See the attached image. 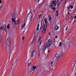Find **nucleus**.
I'll return each instance as SVG.
<instances>
[{
  "label": "nucleus",
  "mask_w": 76,
  "mask_h": 76,
  "mask_svg": "<svg viewBox=\"0 0 76 76\" xmlns=\"http://www.w3.org/2000/svg\"><path fill=\"white\" fill-rule=\"evenodd\" d=\"M72 18V16H70V15H69V17L68 18V19H70Z\"/></svg>",
  "instance_id": "nucleus-26"
},
{
  "label": "nucleus",
  "mask_w": 76,
  "mask_h": 76,
  "mask_svg": "<svg viewBox=\"0 0 76 76\" xmlns=\"http://www.w3.org/2000/svg\"><path fill=\"white\" fill-rule=\"evenodd\" d=\"M48 52H49V53H50V50H48Z\"/></svg>",
  "instance_id": "nucleus-53"
},
{
  "label": "nucleus",
  "mask_w": 76,
  "mask_h": 76,
  "mask_svg": "<svg viewBox=\"0 0 76 76\" xmlns=\"http://www.w3.org/2000/svg\"><path fill=\"white\" fill-rule=\"evenodd\" d=\"M43 13V11H42V12H41V13Z\"/></svg>",
  "instance_id": "nucleus-51"
},
{
  "label": "nucleus",
  "mask_w": 76,
  "mask_h": 76,
  "mask_svg": "<svg viewBox=\"0 0 76 76\" xmlns=\"http://www.w3.org/2000/svg\"><path fill=\"white\" fill-rule=\"evenodd\" d=\"M61 48L62 49H64V48H65V46L64 45H63L61 47Z\"/></svg>",
  "instance_id": "nucleus-22"
},
{
  "label": "nucleus",
  "mask_w": 76,
  "mask_h": 76,
  "mask_svg": "<svg viewBox=\"0 0 76 76\" xmlns=\"http://www.w3.org/2000/svg\"><path fill=\"white\" fill-rule=\"evenodd\" d=\"M39 24H38L37 27V31H38L39 30Z\"/></svg>",
  "instance_id": "nucleus-20"
},
{
  "label": "nucleus",
  "mask_w": 76,
  "mask_h": 76,
  "mask_svg": "<svg viewBox=\"0 0 76 76\" xmlns=\"http://www.w3.org/2000/svg\"><path fill=\"white\" fill-rule=\"evenodd\" d=\"M35 11H34L33 12V13H34V14H35Z\"/></svg>",
  "instance_id": "nucleus-44"
},
{
  "label": "nucleus",
  "mask_w": 76,
  "mask_h": 76,
  "mask_svg": "<svg viewBox=\"0 0 76 76\" xmlns=\"http://www.w3.org/2000/svg\"><path fill=\"white\" fill-rule=\"evenodd\" d=\"M11 54H12V51L11 52Z\"/></svg>",
  "instance_id": "nucleus-56"
},
{
  "label": "nucleus",
  "mask_w": 76,
  "mask_h": 76,
  "mask_svg": "<svg viewBox=\"0 0 76 76\" xmlns=\"http://www.w3.org/2000/svg\"><path fill=\"white\" fill-rule=\"evenodd\" d=\"M56 16H58V11H56Z\"/></svg>",
  "instance_id": "nucleus-24"
},
{
  "label": "nucleus",
  "mask_w": 76,
  "mask_h": 76,
  "mask_svg": "<svg viewBox=\"0 0 76 76\" xmlns=\"http://www.w3.org/2000/svg\"><path fill=\"white\" fill-rule=\"evenodd\" d=\"M10 26V24H8L7 26V29H10V27H9Z\"/></svg>",
  "instance_id": "nucleus-21"
},
{
  "label": "nucleus",
  "mask_w": 76,
  "mask_h": 76,
  "mask_svg": "<svg viewBox=\"0 0 76 76\" xmlns=\"http://www.w3.org/2000/svg\"><path fill=\"white\" fill-rule=\"evenodd\" d=\"M70 5L69 6V7L68 8V10H69V9H70Z\"/></svg>",
  "instance_id": "nucleus-36"
},
{
  "label": "nucleus",
  "mask_w": 76,
  "mask_h": 76,
  "mask_svg": "<svg viewBox=\"0 0 76 76\" xmlns=\"http://www.w3.org/2000/svg\"><path fill=\"white\" fill-rule=\"evenodd\" d=\"M2 9H3V7H2V6L0 7V11H1V10H2Z\"/></svg>",
  "instance_id": "nucleus-32"
},
{
  "label": "nucleus",
  "mask_w": 76,
  "mask_h": 76,
  "mask_svg": "<svg viewBox=\"0 0 76 76\" xmlns=\"http://www.w3.org/2000/svg\"><path fill=\"white\" fill-rule=\"evenodd\" d=\"M53 62H51V66H53Z\"/></svg>",
  "instance_id": "nucleus-37"
},
{
  "label": "nucleus",
  "mask_w": 76,
  "mask_h": 76,
  "mask_svg": "<svg viewBox=\"0 0 76 76\" xmlns=\"http://www.w3.org/2000/svg\"><path fill=\"white\" fill-rule=\"evenodd\" d=\"M56 38H58V37L57 36H56L55 37V39H54V41H56Z\"/></svg>",
  "instance_id": "nucleus-35"
},
{
  "label": "nucleus",
  "mask_w": 76,
  "mask_h": 76,
  "mask_svg": "<svg viewBox=\"0 0 76 76\" xmlns=\"http://www.w3.org/2000/svg\"><path fill=\"white\" fill-rule=\"evenodd\" d=\"M37 68V66H33V68H31V72H32V71H35V69Z\"/></svg>",
  "instance_id": "nucleus-8"
},
{
  "label": "nucleus",
  "mask_w": 76,
  "mask_h": 76,
  "mask_svg": "<svg viewBox=\"0 0 76 76\" xmlns=\"http://www.w3.org/2000/svg\"><path fill=\"white\" fill-rule=\"evenodd\" d=\"M68 15H70V13L69 12H68Z\"/></svg>",
  "instance_id": "nucleus-42"
},
{
  "label": "nucleus",
  "mask_w": 76,
  "mask_h": 76,
  "mask_svg": "<svg viewBox=\"0 0 76 76\" xmlns=\"http://www.w3.org/2000/svg\"><path fill=\"white\" fill-rule=\"evenodd\" d=\"M30 14L31 15V17H32V12H30V13H29L28 14V15H27V18H28V16H29V15H30Z\"/></svg>",
  "instance_id": "nucleus-16"
},
{
  "label": "nucleus",
  "mask_w": 76,
  "mask_h": 76,
  "mask_svg": "<svg viewBox=\"0 0 76 76\" xmlns=\"http://www.w3.org/2000/svg\"><path fill=\"white\" fill-rule=\"evenodd\" d=\"M37 30H36L35 31V32H37Z\"/></svg>",
  "instance_id": "nucleus-50"
},
{
  "label": "nucleus",
  "mask_w": 76,
  "mask_h": 76,
  "mask_svg": "<svg viewBox=\"0 0 76 76\" xmlns=\"http://www.w3.org/2000/svg\"><path fill=\"white\" fill-rule=\"evenodd\" d=\"M39 0H39V1H38V2H39Z\"/></svg>",
  "instance_id": "nucleus-55"
},
{
  "label": "nucleus",
  "mask_w": 76,
  "mask_h": 76,
  "mask_svg": "<svg viewBox=\"0 0 76 76\" xmlns=\"http://www.w3.org/2000/svg\"><path fill=\"white\" fill-rule=\"evenodd\" d=\"M38 56L39 57H40V52H38Z\"/></svg>",
  "instance_id": "nucleus-28"
},
{
  "label": "nucleus",
  "mask_w": 76,
  "mask_h": 76,
  "mask_svg": "<svg viewBox=\"0 0 76 76\" xmlns=\"http://www.w3.org/2000/svg\"><path fill=\"white\" fill-rule=\"evenodd\" d=\"M76 22V20H75L74 22H73V23H74V22Z\"/></svg>",
  "instance_id": "nucleus-48"
},
{
  "label": "nucleus",
  "mask_w": 76,
  "mask_h": 76,
  "mask_svg": "<svg viewBox=\"0 0 76 76\" xmlns=\"http://www.w3.org/2000/svg\"><path fill=\"white\" fill-rule=\"evenodd\" d=\"M49 35H51V33H49Z\"/></svg>",
  "instance_id": "nucleus-46"
},
{
  "label": "nucleus",
  "mask_w": 76,
  "mask_h": 76,
  "mask_svg": "<svg viewBox=\"0 0 76 76\" xmlns=\"http://www.w3.org/2000/svg\"><path fill=\"white\" fill-rule=\"evenodd\" d=\"M0 29L1 30H3V29H4V28H3V26H1V27H0Z\"/></svg>",
  "instance_id": "nucleus-29"
},
{
  "label": "nucleus",
  "mask_w": 76,
  "mask_h": 76,
  "mask_svg": "<svg viewBox=\"0 0 76 76\" xmlns=\"http://www.w3.org/2000/svg\"><path fill=\"white\" fill-rule=\"evenodd\" d=\"M54 45L55 47H56L57 48V47H58V43L57 42H55L54 41Z\"/></svg>",
  "instance_id": "nucleus-7"
},
{
  "label": "nucleus",
  "mask_w": 76,
  "mask_h": 76,
  "mask_svg": "<svg viewBox=\"0 0 76 76\" xmlns=\"http://www.w3.org/2000/svg\"><path fill=\"white\" fill-rule=\"evenodd\" d=\"M22 39L23 40H24V39H25V37H22Z\"/></svg>",
  "instance_id": "nucleus-41"
},
{
  "label": "nucleus",
  "mask_w": 76,
  "mask_h": 76,
  "mask_svg": "<svg viewBox=\"0 0 76 76\" xmlns=\"http://www.w3.org/2000/svg\"><path fill=\"white\" fill-rule=\"evenodd\" d=\"M41 37H40L39 38V41H41Z\"/></svg>",
  "instance_id": "nucleus-39"
},
{
  "label": "nucleus",
  "mask_w": 76,
  "mask_h": 76,
  "mask_svg": "<svg viewBox=\"0 0 76 76\" xmlns=\"http://www.w3.org/2000/svg\"><path fill=\"white\" fill-rule=\"evenodd\" d=\"M2 3L1 1L0 0V3L1 4Z\"/></svg>",
  "instance_id": "nucleus-45"
},
{
  "label": "nucleus",
  "mask_w": 76,
  "mask_h": 76,
  "mask_svg": "<svg viewBox=\"0 0 76 76\" xmlns=\"http://www.w3.org/2000/svg\"><path fill=\"white\" fill-rule=\"evenodd\" d=\"M50 24H51V21H50Z\"/></svg>",
  "instance_id": "nucleus-52"
},
{
  "label": "nucleus",
  "mask_w": 76,
  "mask_h": 76,
  "mask_svg": "<svg viewBox=\"0 0 76 76\" xmlns=\"http://www.w3.org/2000/svg\"><path fill=\"white\" fill-rule=\"evenodd\" d=\"M24 26H25V23H24L23 24V25L22 26L21 28L23 29V27H24Z\"/></svg>",
  "instance_id": "nucleus-18"
},
{
  "label": "nucleus",
  "mask_w": 76,
  "mask_h": 76,
  "mask_svg": "<svg viewBox=\"0 0 76 76\" xmlns=\"http://www.w3.org/2000/svg\"><path fill=\"white\" fill-rule=\"evenodd\" d=\"M19 20L15 21V22H14V24H15V25H18V24H19Z\"/></svg>",
  "instance_id": "nucleus-9"
},
{
  "label": "nucleus",
  "mask_w": 76,
  "mask_h": 76,
  "mask_svg": "<svg viewBox=\"0 0 76 76\" xmlns=\"http://www.w3.org/2000/svg\"><path fill=\"white\" fill-rule=\"evenodd\" d=\"M16 13L15 12H13L12 13V16H13V18L12 19V20L13 22H15V19L16 18Z\"/></svg>",
  "instance_id": "nucleus-4"
},
{
  "label": "nucleus",
  "mask_w": 76,
  "mask_h": 76,
  "mask_svg": "<svg viewBox=\"0 0 76 76\" xmlns=\"http://www.w3.org/2000/svg\"><path fill=\"white\" fill-rule=\"evenodd\" d=\"M66 31H69V29H68V27H66V28L65 29Z\"/></svg>",
  "instance_id": "nucleus-25"
},
{
  "label": "nucleus",
  "mask_w": 76,
  "mask_h": 76,
  "mask_svg": "<svg viewBox=\"0 0 76 76\" xmlns=\"http://www.w3.org/2000/svg\"><path fill=\"white\" fill-rule=\"evenodd\" d=\"M42 22H43V23H44V21L43 20L41 21V27L39 31H40V32H42L43 34H45V30L47 29V24H45L42 27Z\"/></svg>",
  "instance_id": "nucleus-1"
},
{
  "label": "nucleus",
  "mask_w": 76,
  "mask_h": 76,
  "mask_svg": "<svg viewBox=\"0 0 76 76\" xmlns=\"http://www.w3.org/2000/svg\"><path fill=\"white\" fill-rule=\"evenodd\" d=\"M6 45V48H7V51L8 53L10 52V39L9 38L5 42Z\"/></svg>",
  "instance_id": "nucleus-3"
},
{
  "label": "nucleus",
  "mask_w": 76,
  "mask_h": 76,
  "mask_svg": "<svg viewBox=\"0 0 76 76\" xmlns=\"http://www.w3.org/2000/svg\"><path fill=\"white\" fill-rule=\"evenodd\" d=\"M47 18H45L44 19V21L45 22V24H47Z\"/></svg>",
  "instance_id": "nucleus-19"
},
{
  "label": "nucleus",
  "mask_w": 76,
  "mask_h": 76,
  "mask_svg": "<svg viewBox=\"0 0 76 76\" xmlns=\"http://www.w3.org/2000/svg\"><path fill=\"white\" fill-rule=\"evenodd\" d=\"M36 41H37V39H36V37H34L32 42H36Z\"/></svg>",
  "instance_id": "nucleus-13"
},
{
  "label": "nucleus",
  "mask_w": 76,
  "mask_h": 76,
  "mask_svg": "<svg viewBox=\"0 0 76 76\" xmlns=\"http://www.w3.org/2000/svg\"><path fill=\"white\" fill-rule=\"evenodd\" d=\"M31 64H31V63H30L29 64L28 63V64L26 66H31Z\"/></svg>",
  "instance_id": "nucleus-27"
},
{
  "label": "nucleus",
  "mask_w": 76,
  "mask_h": 76,
  "mask_svg": "<svg viewBox=\"0 0 76 76\" xmlns=\"http://www.w3.org/2000/svg\"><path fill=\"white\" fill-rule=\"evenodd\" d=\"M18 59L16 58H15L13 61V63H14V64H15V63H16V62L17 61H18Z\"/></svg>",
  "instance_id": "nucleus-10"
},
{
  "label": "nucleus",
  "mask_w": 76,
  "mask_h": 76,
  "mask_svg": "<svg viewBox=\"0 0 76 76\" xmlns=\"http://www.w3.org/2000/svg\"><path fill=\"white\" fill-rule=\"evenodd\" d=\"M52 9L53 10L55 11V10H56V7H53V8H52Z\"/></svg>",
  "instance_id": "nucleus-23"
},
{
  "label": "nucleus",
  "mask_w": 76,
  "mask_h": 76,
  "mask_svg": "<svg viewBox=\"0 0 76 76\" xmlns=\"http://www.w3.org/2000/svg\"><path fill=\"white\" fill-rule=\"evenodd\" d=\"M10 42H11V41H10Z\"/></svg>",
  "instance_id": "nucleus-58"
},
{
  "label": "nucleus",
  "mask_w": 76,
  "mask_h": 76,
  "mask_svg": "<svg viewBox=\"0 0 76 76\" xmlns=\"http://www.w3.org/2000/svg\"><path fill=\"white\" fill-rule=\"evenodd\" d=\"M54 1H56V0H54Z\"/></svg>",
  "instance_id": "nucleus-57"
},
{
  "label": "nucleus",
  "mask_w": 76,
  "mask_h": 76,
  "mask_svg": "<svg viewBox=\"0 0 76 76\" xmlns=\"http://www.w3.org/2000/svg\"><path fill=\"white\" fill-rule=\"evenodd\" d=\"M54 65H55V67H57V65H58V64L57 63V61H56L54 62Z\"/></svg>",
  "instance_id": "nucleus-12"
},
{
  "label": "nucleus",
  "mask_w": 76,
  "mask_h": 76,
  "mask_svg": "<svg viewBox=\"0 0 76 76\" xmlns=\"http://www.w3.org/2000/svg\"><path fill=\"white\" fill-rule=\"evenodd\" d=\"M58 28H59V27L58 26H56L55 27V30H57Z\"/></svg>",
  "instance_id": "nucleus-15"
},
{
  "label": "nucleus",
  "mask_w": 76,
  "mask_h": 76,
  "mask_svg": "<svg viewBox=\"0 0 76 76\" xmlns=\"http://www.w3.org/2000/svg\"><path fill=\"white\" fill-rule=\"evenodd\" d=\"M53 4L55 5H56V1H54L53 2Z\"/></svg>",
  "instance_id": "nucleus-30"
},
{
  "label": "nucleus",
  "mask_w": 76,
  "mask_h": 76,
  "mask_svg": "<svg viewBox=\"0 0 76 76\" xmlns=\"http://www.w3.org/2000/svg\"><path fill=\"white\" fill-rule=\"evenodd\" d=\"M63 54H64L63 51H61L60 52V54H56L55 55V56L58 59H59L62 56V55Z\"/></svg>",
  "instance_id": "nucleus-5"
},
{
  "label": "nucleus",
  "mask_w": 76,
  "mask_h": 76,
  "mask_svg": "<svg viewBox=\"0 0 76 76\" xmlns=\"http://www.w3.org/2000/svg\"><path fill=\"white\" fill-rule=\"evenodd\" d=\"M13 76V74H11V76Z\"/></svg>",
  "instance_id": "nucleus-49"
},
{
  "label": "nucleus",
  "mask_w": 76,
  "mask_h": 76,
  "mask_svg": "<svg viewBox=\"0 0 76 76\" xmlns=\"http://www.w3.org/2000/svg\"><path fill=\"white\" fill-rule=\"evenodd\" d=\"M3 28L4 31H5L7 32H8L9 31V30L6 28V25H4Z\"/></svg>",
  "instance_id": "nucleus-6"
},
{
  "label": "nucleus",
  "mask_w": 76,
  "mask_h": 76,
  "mask_svg": "<svg viewBox=\"0 0 76 76\" xmlns=\"http://www.w3.org/2000/svg\"><path fill=\"white\" fill-rule=\"evenodd\" d=\"M31 20H32V18H31Z\"/></svg>",
  "instance_id": "nucleus-61"
},
{
  "label": "nucleus",
  "mask_w": 76,
  "mask_h": 76,
  "mask_svg": "<svg viewBox=\"0 0 76 76\" xmlns=\"http://www.w3.org/2000/svg\"><path fill=\"white\" fill-rule=\"evenodd\" d=\"M13 34H15V33L14 32H13Z\"/></svg>",
  "instance_id": "nucleus-59"
},
{
  "label": "nucleus",
  "mask_w": 76,
  "mask_h": 76,
  "mask_svg": "<svg viewBox=\"0 0 76 76\" xmlns=\"http://www.w3.org/2000/svg\"><path fill=\"white\" fill-rule=\"evenodd\" d=\"M41 7H39V8H40Z\"/></svg>",
  "instance_id": "nucleus-60"
},
{
  "label": "nucleus",
  "mask_w": 76,
  "mask_h": 76,
  "mask_svg": "<svg viewBox=\"0 0 76 76\" xmlns=\"http://www.w3.org/2000/svg\"><path fill=\"white\" fill-rule=\"evenodd\" d=\"M70 7H71V9H72L73 8V6L72 5H70Z\"/></svg>",
  "instance_id": "nucleus-34"
},
{
  "label": "nucleus",
  "mask_w": 76,
  "mask_h": 76,
  "mask_svg": "<svg viewBox=\"0 0 76 76\" xmlns=\"http://www.w3.org/2000/svg\"><path fill=\"white\" fill-rule=\"evenodd\" d=\"M50 7H51V9H53V7H52V5H50L49 6V7L48 8L49 9H50Z\"/></svg>",
  "instance_id": "nucleus-17"
},
{
  "label": "nucleus",
  "mask_w": 76,
  "mask_h": 76,
  "mask_svg": "<svg viewBox=\"0 0 76 76\" xmlns=\"http://www.w3.org/2000/svg\"><path fill=\"white\" fill-rule=\"evenodd\" d=\"M48 17H49V20H50V21H51V19H52L50 15H49L48 16Z\"/></svg>",
  "instance_id": "nucleus-14"
},
{
  "label": "nucleus",
  "mask_w": 76,
  "mask_h": 76,
  "mask_svg": "<svg viewBox=\"0 0 76 76\" xmlns=\"http://www.w3.org/2000/svg\"><path fill=\"white\" fill-rule=\"evenodd\" d=\"M35 52V50H34L33 51L31 52V57H33L34 56V53Z\"/></svg>",
  "instance_id": "nucleus-11"
},
{
  "label": "nucleus",
  "mask_w": 76,
  "mask_h": 76,
  "mask_svg": "<svg viewBox=\"0 0 76 76\" xmlns=\"http://www.w3.org/2000/svg\"><path fill=\"white\" fill-rule=\"evenodd\" d=\"M59 44H60L59 45V47H61V45H62V44L61 43V42H60L59 43Z\"/></svg>",
  "instance_id": "nucleus-33"
},
{
  "label": "nucleus",
  "mask_w": 76,
  "mask_h": 76,
  "mask_svg": "<svg viewBox=\"0 0 76 76\" xmlns=\"http://www.w3.org/2000/svg\"><path fill=\"white\" fill-rule=\"evenodd\" d=\"M42 15V14H40V15H39L38 16H41Z\"/></svg>",
  "instance_id": "nucleus-43"
},
{
  "label": "nucleus",
  "mask_w": 76,
  "mask_h": 76,
  "mask_svg": "<svg viewBox=\"0 0 76 76\" xmlns=\"http://www.w3.org/2000/svg\"><path fill=\"white\" fill-rule=\"evenodd\" d=\"M1 39H2L1 38V36H0V43L1 42Z\"/></svg>",
  "instance_id": "nucleus-31"
},
{
  "label": "nucleus",
  "mask_w": 76,
  "mask_h": 76,
  "mask_svg": "<svg viewBox=\"0 0 76 76\" xmlns=\"http://www.w3.org/2000/svg\"><path fill=\"white\" fill-rule=\"evenodd\" d=\"M41 18V16H39V17H38V18H37V19H39H39H40V18Z\"/></svg>",
  "instance_id": "nucleus-38"
},
{
  "label": "nucleus",
  "mask_w": 76,
  "mask_h": 76,
  "mask_svg": "<svg viewBox=\"0 0 76 76\" xmlns=\"http://www.w3.org/2000/svg\"><path fill=\"white\" fill-rule=\"evenodd\" d=\"M76 16H75V17H74L75 19H76Z\"/></svg>",
  "instance_id": "nucleus-47"
},
{
  "label": "nucleus",
  "mask_w": 76,
  "mask_h": 76,
  "mask_svg": "<svg viewBox=\"0 0 76 76\" xmlns=\"http://www.w3.org/2000/svg\"><path fill=\"white\" fill-rule=\"evenodd\" d=\"M41 44H42V41H41L39 42V44L41 45Z\"/></svg>",
  "instance_id": "nucleus-40"
},
{
  "label": "nucleus",
  "mask_w": 76,
  "mask_h": 76,
  "mask_svg": "<svg viewBox=\"0 0 76 76\" xmlns=\"http://www.w3.org/2000/svg\"><path fill=\"white\" fill-rule=\"evenodd\" d=\"M67 1H68V0H67Z\"/></svg>",
  "instance_id": "nucleus-62"
},
{
  "label": "nucleus",
  "mask_w": 76,
  "mask_h": 76,
  "mask_svg": "<svg viewBox=\"0 0 76 76\" xmlns=\"http://www.w3.org/2000/svg\"><path fill=\"white\" fill-rule=\"evenodd\" d=\"M52 7H53V6L52 5Z\"/></svg>",
  "instance_id": "nucleus-54"
},
{
  "label": "nucleus",
  "mask_w": 76,
  "mask_h": 76,
  "mask_svg": "<svg viewBox=\"0 0 76 76\" xmlns=\"http://www.w3.org/2000/svg\"><path fill=\"white\" fill-rule=\"evenodd\" d=\"M52 44V42H51V40L50 39L49 40L48 42H47L45 43V45L44 46V48L43 49V50H44V54H45V49L47 47H50V46Z\"/></svg>",
  "instance_id": "nucleus-2"
}]
</instances>
